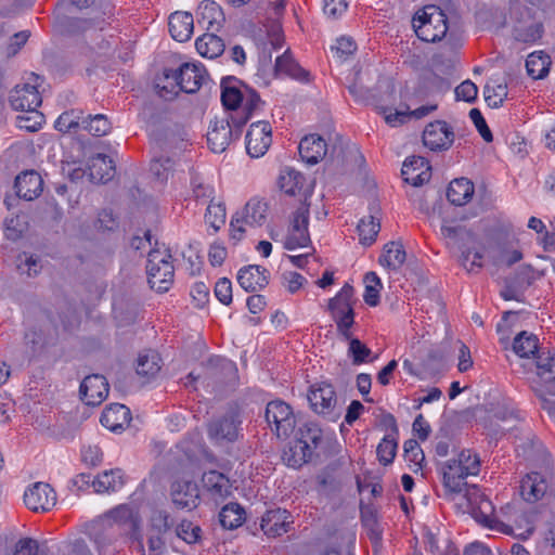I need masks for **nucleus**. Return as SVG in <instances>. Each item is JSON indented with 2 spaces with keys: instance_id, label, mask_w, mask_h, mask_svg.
I'll return each instance as SVG.
<instances>
[{
  "instance_id": "obj_49",
  "label": "nucleus",
  "mask_w": 555,
  "mask_h": 555,
  "mask_svg": "<svg viewBox=\"0 0 555 555\" xmlns=\"http://www.w3.org/2000/svg\"><path fill=\"white\" fill-rule=\"evenodd\" d=\"M485 100L490 107L498 108L502 106L504 100L507 98L506 83H495L493 86L487 83L483 88Z\"/></svg>"
},
{
  "instance_id": "obj_45",
  "label": "nucleus",
  "mask_w": 555,
  "mask_h": 555,
  "mask_svg": "<svg viewBox=\"0 0 555 555\" xmlns=\"http://www.w3.org/2000/svg\"><path fill=\"white\" fill-rule=\"evenodd\" d=\"M82 129L94 137H103L111 131L112 124L103 114L88 115L82 119Z\"/></svg>"
},
{
  "instance_id": "obj_3",
  "label": "nucleus",
  "mask_w": 555,
  "mask_h": 555,
  "mask_svg": "<svg viewBox=\"0 0 555 555\" xmlns=\"http://www.w3.org/2000/svg\"><path fill=\"white\" fill-rule=\"evenodd\" d=\"M353 296L354 288L345 284L338 294L328 302V308L341 335L349 340V347H365L358 338L350 337V327L353 324Z\"/></svg>"
},
{
  "instance_id": "obj_48",
  "label": "nucleus",
  "mask_w": 555,
  "mask_h": 555,
  "mask_svg": "<svg viewBox=\"0 0 555 555\" xmlns=\"http://www.w3.org/2000/svg\"><path fill=\"white\" fill-rule=\"evenodd\" d=\"M82 115L81 111L76 109L64 112L55 121L56 130L66 133L82 128V119L85 118Z\"/></svg>"
},
{
  "instance_id": "obj_22",
  "label": "nucleus",
  "mask_w": 555,
  "mask_h": 555,
  "mask_svg": "<svg viewBox=\"0 0 555 555\" xmlns=\"http://www.w3.org/2000/svg\"><path fill=\"white\" fill-rule=\"evenodd\" d=\"M237 282L246 292H257L269 283V271L257 264H249L240 269Z\"/></svg>"
},
{
  "instance_id": "obj_38",
  "label": "nucleus",
  "mask_w": 555,
  "mask_h": 555,
  "mask_svg": "<svg viewBox=\"0 0 555 555\" xmlns=\"http://www.w3.org/2000/svg\"><path fill=\"white\" fill-rule=\"evenodd\" d=\"M240 81L233 77L223 78L221 81V101L225 108L237 111L244 100V91L238 87Z\"/></svg>"
},
{
  "instance_id": "obj_60",
  "label": "nucleus",
  "mask_w": 555,
  "mask_h": 555,
  "mask_svg": "<svg viewBox=\"0 0 555 555\" xmlns=\"http://www.w3.org/2000/svg\"><path fill=\"white\" fill-rule=\"evenodd\" d=\"M18 261V271H21V273H26L28 276L37 275L41 270L39 258L33 255L26 256V254H24V259L20 256Z\"/></svg>"
},
{
  "instance_id": "obj_54",
  "label": "nucleus",
  "mask_w": 555,
  "mask_h": 555,
  "mask_svg": "<svg viewBox=\"0 0 555 555\" xmlns=\"http://www.w3.org/2000/svg\"><path fill=\"white\" fill-rule=\"evenodd\" d=\"M422 369L430 375H436L446 371L447 362L441 353L430 351L427 358L422 361Z\"/></svg>"
},
{
  "instance_id": "obj_42",
  "label": "nucleus",
  "mask_w": 555,
  "mask_h": 555,
  "mask_svg": "<svg viewBox=\"0 0 555 555\" xmlns=\"http://www.w3.org/2000/svg\"><path fill=\"white\" fill-rule=\"evenodd\" d=\"M551 59L543 52L530 53L526 60V69L533 79H543L550 70Z\"/></svg>"
},
{
  "instance_id": "obj_19",
  "label": "nucleus",
  "mask_w": 555,
  "mask_h": 555,
  "mask_svg": "<svg viewBox=\"0 0 555 555\" xmlns=\"http://www.w3.org/2000/svg\"><path fill=\"white\" fill-rule=\"evenodd\" d=\"M206 367L208 374L217 382L231 388L237 384L238 372L233 361L216 356L207 360Z\"/></svg>"
},
{
  "instance_id": "obj_59",
  "label": "nucleus",
  "mask_w": 555,
  "mask_h": 555,
  "mask_svg": "<svg viewBox=\"0 0 555 555\" xmlns=\"http://www.w3.org/2000/svg\"><path fill=\"white\" fill-rule=\"evenodd\" d=\"M441 234L444 238H448L453 243L464 238L465 236H470V232L467 231L464 227L450 222L442 224Z\"/></svg>"
},
{
  "instance_id": "obj_39",
  "label": "nucleus",
  "mask_w": 555,
  "mask_h": 555,
  "mask_svg": "<svg viewBox=\"0 0 555 555\" xmlns=\"http://www.w3.org/2000/svg\"><path fill=\"white\" fill-rule=\"evenodd\" d=\"M406 258L404 247L399 242H389L384 246L379 263L389 270H399Z\"/></svg>"
},
{
  "instance_id": "obj_51",
  "label": "nucleus",
  "mask_w": 555,
  "mask_h": 555,
  "mask_svg": "<svg viewBox=\"0 0 555 555\" xmlns=\"http://www.w3.org/2000/svg\"><path fill=\"white\" fill-rule=\"evenodd\" d=\"M176 534L188 544H194L199 541L202 529L190 520H182L176 528Z\"/></svg>"
},
{
  "instance_id": "obj_31",
  "label": "nucleus",
  "mask_w": 555,
  "mask_h": 555,
  "mask_svg": "<svg viewBox=\"0 0 555 555\" xmlns=\"http://www.w3.org/2000/svg\"><path fill=\"white\" fill-rule=\"evenodd\" d=\"M126 483V475L122 469L114 468L99 474L92 479V487L96 493L116 492Z\"/></svg>"
},
{
  "instance_id": "obj_8",
  "label": "nucleus",
  "mask_w": 555,
  "mask_h": 555,
  "mask_svg": "<svg viewBox=\"0 0 555 555\" xmlns=\"http://www.w3.org/2000/svg\"><path fill=\"white\" fill-rule=\"evenodd\" d=\"M266 421L279 438H287L295 429L296 417L289 404L273 400L267 404Z\"/></svg>"
},
{
  "instance_id": "obj_55",
  "label": "nucleus",
  "mask_w": 555,
  "mask_h": 555,
  "mask_svg": "<svg viewBox=\"0 0 555 555\" xmlns=\"http://www.w3.org/2000/svg\"><path fill=\"white\" fill-rule=\"evenodd\" d=\"M456 460L469 476H475L479 473L480 460L477 454L473 453L470 450L461 451Z\"/></svg>"
},
{
  "instance_id": "obj_13",
  "label": "nucleus",
  "mask_w": 555,
  "mask_h": 555,
  "mask_svg": "<svg viewBox=\"0 0 555 555\" xmlns=\"http://www.w3.org/2000/svg\"><path fill=\"white\" fill-rule=\"evenodd\" d=\"M454 142V131L444 120L428 124L423 132V143L434 152L447 151Z\"/></svg>"
},
{
  "instance_id": "obj_58",
  "label": "nucleus",
  "mask_w": 555,
  "mask_h": 555,
  "mask_svg": "<svg viewBox=\"0 0 555 555\" xmlns=\"http://www.w3.org/2000/svg\"><path fill=\"white\" fill-rule=\"evenodd\" d=\"M478 88L470 81L465 80L455 88V95L457 100L472 103L477 99Z\"/></svg>"
},
{
  "instance_id": "obj_50",
  "label": "nucleus",
  "mask_w": 555,
  "mask_h": 555,
  "mask_svg": "<svg viewBox=\"0 0 555 555\" xmlns=\"http://www.w3.org/2000/svg\"><path fill=\"white\" fill-rule=\"evenodd\" d=\"M205 221L214 229L215 232H217L225 222L224 205L222 203L214 202V198L210 199L205 214Z\"/></svg>"
},
{
  "instance_id": "obj_24",
  "label": "nucleus",
  "mask_w": 555,
  "mask_h": 555,
  "mask_svg": "<svg viewBox=\"0 0 555 555\" xmlns=\"http://www.w3.org/2000/svg\"><path fill=\"white\" fill-rule=\"evenodd\" d=\"M16 194L26 201L37 198L43 190V181L41 176L34 171H25L15 179Z\"/></svg>"
},
{
  "instance_id": "obj_41",
  "label": "nucleus",
  "mask_w": 555,
  "mask_h": 555,
  "mask_svg": "<svg viewBox=\"0 0 555 555\" xmlns=\"http://www.w3.org/2000/svg\"><path fill=\"white\" fill-rule=\"evenodd\" d=\"M267 210L268 206L266 202L251 198L247 202L240 216L247 225H261L266 221Z\"/></svg>"
},
{
  "instance_id": "obj_30",
  "label": "nucleus",
  "mask_w": 555,
  "mask_h": 555,
  "mask_svg": "<svg viewBox=\"0 0 555 555\" xmlns=\"http://www.w3.org/2000/svg\"><path fill=\"white\" fill-rule=\"evenodd\" d=\"M168 26L169 33L175 40L185 42L193 34V15L189 12H175L169 16Z\"/></svg>"
},
{
  "instance_id": "obj_37",
  "label": "nucleus",
  "mask_w": 555,
  "mask_h": 555,
  "mask_svg": "<svg viewBox=\"0 0 555 555\" xmlns=\"http://www.w3.org/2000/svg\"><path fill=\"white\" fill-rule=\"evenodd\" d=\"M301 443L294 440L284 449L282 460L287 466L299 468L312 457L313 452L309 449V446Z\"/></svg>"
},
{
  "instance_id": "obj_16",
  "label": "nucleus",
  "mask_w": 555,
  "mask_h": 555,
  "mask_svg": "<svg viewBox=\"0 0 555 555\" xmlns=\"http://www.w3.org/2000/svg\"><path fill=\"white\" fill-rule=\"evenodd\" d=\"M172 504L179 509H194L199 504V489L192 480L177 479L170 485Z\"/></svg>"
},
{
  "instance_id": "obj_29",
  "label": "nucleus",
  "mask_w": 555,
  "mask_h": 555,
  "mask_svg": "<svg viewBox=\"0 0 555 555\" xmlns=\"http://www.w3.org/2000/svg\"><path fill=\"white\" fill-rule=\"evenodd\" d=\"M520 494L527 502L534 503L546 493L545 478L537 472L527 474L520 481Z\"/></svg>"
},
{
  "instance_id": "obj_36",
  "label": "nucleus",
  "mask_w": 555,
  "mask_h": 555,
  "mask_svg": "<svg viewBox=\"0 0 555 555\" xmlns=\"http://www.w3.org/2000/svg\"><path fill=\"white\" fill-rule=\"evenodd\" d=\"M88 534L90 539L95 543L99 551L112 544L118 538L115 531L109 527L108 524H106L102 516L89 525Z\"/></svg>"
},
{
  "instance_id": "obj_6",
  "label": "nucleus",
  "mask_w": 555,
  "mask_h": 555,
  "mask_svg": "<svg viewBox=\"0 0 555 555\" xmlns=\"http://www.w3.org/2000/svg\"><path fill=\"white\" fill-rule=\"evenodd\" d=\"M308 401L311 409L331 421H336L340 416V409L337 404V396L333 385L321 382L310 386Z\"/></svg>"
},
{
  "instance_id": "obj_27",
  "label": "nucleus",
  "mask_w": 555,
  "mask_h": 555,
  "mask_svg": "<svg viewBox=\"0 0 555 555\" xmlns=\"http://www.w3.org/2000/svg\"><path fill=\"white\" fill-rule=\"evenodd\" d=\"M163 365L162 357L157 349H142L134 360L137 375L145 378L155 377Z\"/></svg>"
},
{
  "instance_id": "obj_10",
  "label": "nucleus",
  "mask_w": 555,
  "mask_h": 555,
  "mask_svg": "<svg viewBox=\"0 0 555 555\" xmlns=\"http://www.w3.org/2000/svg\"><path fill=\"white\" fill-rule=\"evenodd\" d=\"M243 127H236L229 118L216 119L207 132V143L215 153H222L230 143L240 138Z\"/></svg>"
},
{
  "instance_id": "obj_11",
  "label": "nucleus",
  "mask_w": 555,
  "mask_h": 555,
  "mask_svg": "<svg viewBox=\"0 0 555 555\" xmlns=\"http://www.w3.org/2000/svg\"><path fill=\"white\" fill-rule=\"evenodd\" d=\"M524 362L521 366L527 371L535 369L542 377L546 373H553L555 367V353L551 349H512Z\"/></svg>"
},
{
  "instance_id": "obj_23",
  "label": "nucleus",
  "mask_w": 555,
  "mask_h": 555,
  "mask_svg": "<svg viewBox=\"0 0 555 555\" xmlns=\"http://www.w3.org/2000/svg\"><path fill=\"white\" fill-rule=\"evenodd\" d=\"M298 150L302 160L314 165L326 155L327 144L321 135L312 133L301 139Z\"/></svg>"
},
{
  "instance_id": "obj_63",
  "label": "nucleus",
  "mask_w": 555,
  "mask_h": 555,
  "mask_svg": "<svg viewBox=\"0 0 555 555\" xmlns=\"http://www.w3.org/2000/svg\"><path fill=\"white\" fill-rule=\"evenodd\" d=\"M539 555H555V524L545 530Z\"/></svg>"
},
{
  "instance_id": "obj_25",
  "label": "nucleus",
  "mask_w": 555,
  "mask_h": 555,
  "mask_svg": "<svg viewBox=\"0 0 555 555\" xmlns=\"http://www.w3.org/2000/svg\"><path fill=\"white\" fill-rule=\"evenodd\" d=\"M115 164L107 155L99 153L89 158L88 175L94 183H105L115 176Z\"/></svg>"
},
{
  "instance_id": "obj_46",
  "label": "nucleus",
  "mask_w": 555,
  "mask_h": 555,
  "mask_svg": "<svg viewBox=\"0 0 555 555\" xmlns=\"http://www.w3.org/2000/svg\"><path fill=\"white\" fill-rule=\"evenodd\" d=\"M149 524L150 532L165 535L172 529L173 519L166 509L155 508L152 511Z\"/></svg>"
},
{
  "instance_id": "obj_32",
  "label": "nucleus",
  "mask_w": 555,
  "mask_h": 555,
  "mask_svg": "<svg viewBox=\"0 0 555 555\" xmlns=\"http://www.w3.org/2000/svg\"><path fill=\"white\" fill-rule=\"evenodd\" d=\"M275 72L278 74L286 75L300 82H309L311 80V74L307 69L302 68L289 53L285 51L281 56L275 60Z\"/></svg>"
},
{
  "instance_id": "obj_17",
  "label": "nucleus",
  "mask_w": 555,
  "mask_h": 555,
  "mask_svg": "<svg viewBox=\"0 0 555 555\" xmlns=\"http://www.w3.org/2000/svg\"><path fill=\"white\" fill-rule=\"evenodd\" d=\"M294 519L292 514L283 508L267 511L260 519V530L268 538H278L291 531Z\"/></svg>"
},
{
  "instance_id": "obj_62",
  "label": "nucleus",
  "mask_w": 555,
  "mask_h": 555,
  "mask_svg": "<svg viewBox=\"0 0 555 555\" xmlns=\"http://www.w3.org/2000/svg\"><path fill=\"white\" fill-rule=\"evenodd\" d=\"M60 319L65 331H74L80 324V315L78 311L72 307H67L60 313Z\"/></svg>"
},
{
  "instance_id": "obj_34",
  "label": "nucleus",
  "mask_w": 555,
  "mask_h": 555,
  "mask_svg": "<svg viewBox=\"0 0 555 555\" xmlns=\"http://www.w3.org/2000/svg\"><path fill=\"white\" fill-rule=\"evenodd\" d=\"M241 104L242 111H236L231 114L232 122L236 127H244L250 119L254 112L260 107L262 102L259 94L255 90L245 87L244 100Z\"/></svg>"
},
{
  "instance_id": "obj_21",
  "label": "nucleus",
  "mask_w": 555,
  "mask_h": 555,
  "mask_svg": "<svg viewBox=\"0 0 555 555\" xmlns=\"http://www.w3.org/2000/svg\"><path fill=\"white\" fill-rule=\"evenodd\" d=\"M42 100L37 87L17 85L10 93V103L15 111H28L40 106Z\"/></svg>"
},
{
  "instance_id": "obj_33",
  "label": "nucleus",
  "mask_w": 555,
  "mask_h": 555,
  "mask_svg": "<svg viewBox=\"0 0 555 555\" xmlns=\"http://www.w3.org/2000/svg\"><path fill=\"white\" fill-rule=\"evenodd\" d=\"M202 482L204 488L215 499H225L231 494V483L229 478L218 470H209L204 473Z\"/></svg>"
},
{
  "instance_id": "obj_1",
  "label": "nucleus",
  "mask_w": 555,
  "mask_h": 555,
  "mask_svg": "<svg viewBox=\"0 0 555 555\" xmlns=\"http://www.w3.org/2000/svg\"><path fill=\"white\" fill-rule=\"evenodd\" d=\"M443 487L451 493L464 492L467 507L472 516L481 525L492 526L493 506L491 501L476 486H469L466 474L456 459L450 460L442 465Z\"/></svg>"
},
{
  "instance_id": "obj_28",
  "label": "nucleus",
  "mask_w": 555,
  "mask_h": 555,
  "mask_svg": "<svg viewBox=\"0 0 555 555\" xmlns=\"http://www.w3.org/2000/svg\"><path fill=\"white\" fill-rule=\"evenodd\" d=\"M131 420L130 410L120 403H114L104 409L100 422L112 431H118L129 424Z\"/></svg>"
},
{
  "instance_id": "obj_5",
  "label": "nucleus",
  "mask_w": 555,
  "mask_h": 555,
  "mask_svg": "<svg viewBox=\"0 0 555 555\" xmlns=\"http://www.w3.org/2000/svg\"><path fill=\"white\" fill-rule=\"evenodd\" d=\"M146 273L151 288L159 293L169 291L175 278V268L171 263L169 250H151L147 258Z\"/></svg>"
},
{
  "instance_id": "obj_40",
  "label": "nucleus",
  "mask_w": 555,
  "mask_h": 555,
  "mask_svg": "<svg viewBox=\"0 0 555 555\" xmlns=\"http://www.w3.org/2000/svg\"><path fill=\"white\" fill-rule=\"evenodd\" d=\"M195 47L197 52L205 57L215 59L220 56L224 51L223 40L215 34H204L196 39Z\"/></svg>"
},
{
  "instance_id": "obj_9",
  "label": "nucleus",
  "mask_w": 555,
  "mask_h": 555,
  "mask_svg": "<svg viewBox=\"0 0 555 555\" xmlns=\"http://www.w3.org/2000/svg\"><path fill=\"white\" fill-rule=\"evenodd\" d=\"M241 424L237 408L230 406L224 414L208 424L207 433L212 440L234 442L238 438Z\"/></svg>"
},
{
  "instance_id": "obj_20",
  "label": "nucleus",
  "mask_w": 555,
  "mask_h": 555,
  "mask_svg": "<svg viewBox=\"0 0 555 555\" xmlns=\"http://www.w3.org/2000/svg\"><path fill=\"white\" fill-rule=\"evenodd\" d=\"M103 519L115 531L117 537L129 533L137 527L138 519L127 505H119L116 508L104 514Z\"/></svg>"
},
{
  "instance_id": "obj_47",
  "label": "nucleus",
  "mask_w": 555,
  "mask_h": 555,
  "mask_svg": "<svg viewBox=\"0 0 555 555\" xmlns=\"http://www.w3.org/2000/svg\"><path fill=\"white\" fill-rule=\"evenodd\" d=\"M379 230L380 224L375 217L369 216L367 218L361 219L358 224L360 242L366 246L372 245L375 242Z\"/></svg>"
},
{
  "instance_id": "obj_43",
  "label": "nucleus",
  "mask_w": 555,
  "mask_h": 555,
  "mask_svg": "<svg viewBox=\"0 0 555 555\" xmlns=\"http://www.w3.org/2000/svg\"><path fill=\"white\" fill-rule=\"evenodd\" d=\"M220 524L224 529H235L240 527L245 519V511L237 503H230L222 507L220 514Z\"/></svg>"
},
{
  "instance_id": "obj_64",
  "label": "nucleus",
  "mask_w": 555,
  "mask_h": 555,
  "mask_svg": "<svg viewBox=\"0 0 555 555\" xmlns=\"http://www.w3.org/2000/svg\"><path fill=\"white\" fill-rule=\"evenodd\" d=\"M38 543L36 540L25 538L16 543L14 555H37Z\"/></svg>"
},
{
  "instance_id": "obj_15",
  "label": "nucleus",
  "mask_w": 555,
  "mask_h": 555,
  "mask_svg": "<svg viewBox=\"0 0 555 555\" xmlns=\"http://www.w3.org/2000/svg\"><path fill=\"white\" fill-rule=\"evenodd\" d=\"M24 503L33 512H49L56 504V493L46 482H36L24 493Z\"/></svg>"
},
{
  "instance_id": "obj_53",
  "label": "nucleus",
  "mask_w": 555,
  "mask_h": 555,
  "mask_svg": "<svg viewBox=\"0 0 555 555\" xmlns=\"http://www.w3.org/2000/svg\"><path fill=\"white\" fill-rule=\"evenodd\" d=\"M26 115L17 116L16 124L20 129L34 132L40 129L43 122V115L37 108L25 111Z\"/></svg>"
},
{
  "instance_id": "obj_44",
  "label": "nucleus",
  "mask_w": 555,
  "mask_h": 555,
  "mask_svg": "<svg viewBox=\"0 0 555 555\" xmlns=\"http://www.w3.org/2000/svg\"><path fill=\"white\" fill-rule=\"evenodd\" d=\"M295 440L308 444L313 452L322 441V430L317 423L307 422L299 427Z\"/></svg>"
},
{
  "instance_id": "obj_14",
  "label": "nucleus",
  "mask_w": 555,
  "mask_h": 555,
  "mask_svg": "<svg viewBox=\"0 0 555 555\" xmlns=\"http://www.w3.org/2000/svg\"><path fill=\"white\" fill-rule=\"evenodd\" d=\"M278 185L287 195L302 197L300 203H309L308 199L312 195V186L307 183L305 176L291 167H285L280 171Z\"/></svg>"
},
{
  "instance_id": "obj_57",
  "label": "nucleus",
  "mask_w": 555,
  "mask_h": 555,
  "mask_svg": "<svg viewBox=\"0 0 555 555\" xmlns=\"http://www.w3.org/2000/svg\"><path fill=\"white\" fill-rule=\"evenodd\" d=\"M469 117L473 120L482 139L488 143L492 142V132L489 129L481 112L478 108H472L469 112Z\"/></svg>"
},
{
  "instance_id": "obj_2",
  "label": "nucleus",
  "mask_w": 555,
  "mask_h": 555,
  "mask_svg": "<svg viewBox=\"0 0 555 555\" xmlns=\"http://www.w3.org/2000/svg\"><path fill=\"white\" fill-rule=\"evenodd\" d=\"M416 36L425 42L440 41L448 31V17L437 5H426L412 20Z\"/></svg>"
},
{
  "instance_id": "obj_35",
  "label": "nucleus",
  "mask_w": 555,
  "mask_h": 555,
  "mask_svg": "<svg viewBox=\"0 0 555 555\" xmlns=\"http://www.w3.org/2000/svg\"><path fill=\"white\" fill-rule=\"evenodd\" d=\"M474 184L466 178L454 179L447 190L448 201L455 206H463L474 195Z\"/></svg>"
},
{
  "instance_id": "obj_26",
  "label": "nucleus",
  "mask_w": 555,
  "mask_h": 555,
  "mask_svg": "<svg viewBox=\"0 0 555 555\" xmlns=\"http://www.w3.org/2000/svg\"><path fill=\"white\" fill-rule=\"evenodd\" d=\"M197 22L206 25L207 30L219 31L225 22V16L217 2L205 0L198 7Z\"/></svg>"
},
{
  "instance_id": "obj_12",
  "label": "nucleus",
  "mask_w": 555,
  "mask_h": 555,
  "mask_svg": "<svg viewBox=\"0 0 555 555\" xmlns=\"http://www.w3.org/2000/svg\"><path fill=\"white\" fill-rule=\"evenodd\" d=\"M272 143V128L269 121L253 122L246 133V152L253 158L263 156Z\"/></svg>"
},
{
  "instance_id": "obj_7",
  "label": "nucleus",
  "mask_w": 555,
  "mask_h": 555,
  "mask_svg": "<svg viewBox=\"0 0 555 555\" xmlns=\"http://www.w3.org/2000/svg\"><path fill=\"white\" fill-rule=\"evenodd\" d=\"M310 216V203L301 202L292 214L291 224L284 240V247L293 250L300 247H308L310 234L308 231Z\"/></svg>"
},
{
  "instance_id": "obj_52",
  "label": "nucleus",
  "mask_w": 555,
  "mask_h": 555,
  "mask_svg": "<svg viewBox=\"0 0 555 555\" xmlns=\"http://www.w3.org/2000/svg\"><path fill=\"white\" fill-rule=\"evenodd\" d=\"M397 447L398 446L395 438L385 436L376 449L379 463L383 465L391 464L396 456Z\"/></svg>"
},
{
  "instance_id": "obj_4",
  "label": "nucleus",
  "mask_w": 555,
  "mask_h": 555,
  "mask_svg": "<svg viewBox=\"0 0 555 555\" xmlns=\"http://www.w3.org/2000/svg\"><path fill=\"white\" fill-rule=\"evenodd\" d=\"M205 68L202 65L183 63L178 69H165L163 90H168L175 94L178 91L194 93L201 87L205 79Z\"/></svg>"
},
{
  "instance_id": "obj_18",
  "label": "nucleus",
  "mask_w": 555,
  "mask_h": 555,
  "mask_svg": "<svg viewBox=\"0 0 555 555\" xmlns=\"http://www.w3.org/2000/svg\"><path fill=\"white\" fill-rule=\"evenodd\" d=\"M109 385L105 376L91 374L83 378L79 387V395L87 405H100L108 396Z\"/></svg>"
},
{
  "instance_id": "obj_56",
  "label": "nucleus",
  "mask_w": 555,
  "mask_h": 555,
  "mask_svg": "<svg viewBox=\"0 0 555 555\" xmlns=\"http://www.w3.org/2000/svg\"><path fill=\"white\" fill-rule=\"evenodd\" d=\"M403 450H404V457L406 461L412 462L415 465H418L420 467L422 466V463L425 460V455L416 440H414V439L406 440L404 442Z\"/></svg>"
},
{
  "instance_id": "obj_61",
  "label": "nucleus",
  "mask_w": 555,
  "mask_h": 555,
  "mask_svg": "<svg viewBox=\"0 0 555 555\" xmlns=\"http://www.w3.org/2000/svg\"><path fill=\"white\" fill-rule=\"evenodd\" d=\"M215 295L223 305L232 302V283L227 278L219 279L215 285Z\"/></svg>"
}]
</instances>
